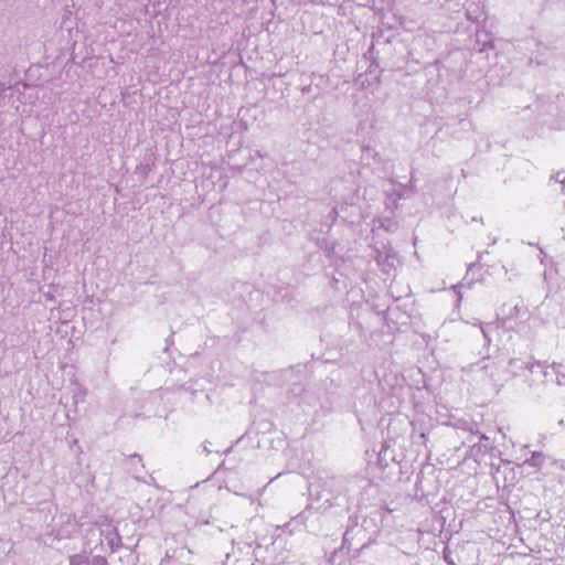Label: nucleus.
Instances as JSON below:
<instances>
[{"instance_id": "f257e3e1", "label": "nucleus", "mask_w": 565, "mask_h": 565, "mask_svg": "<svg viewBox=\"0 0 565 565\" xmlns=\"http://www.w3.org/2000/svg\"><path fill=\"white\" fill-rule=\"evenodd\" d=\"M511 366H515V372H513L514 375H519V370L527 369L532 374L540 373L543 376H547L550 372L541 364V363H530L526 364L520 360H512L510 361Z\"/></svg>"}, {"instance_id": "f03ea898", "label": "nucleus", "mask_w": 565, "mask_h": 565, "mask_svg": "<svg viewBox=\"0 0 565 565\" xmlns=\"http://www.w3.org/2000/svg\"><path fill=\"white\" fill-rule=\"evenodd\" d=\"M523 465H527L531 467H540L542 465V455L539 452H534L530 459L524 461Z\"/></svg>"}, {"instance_id": "7ed1b4c3", "label": "nucleus", "mask_w": 565, "mask_h": 565, "mask_svg": "<svg viewBox=\"0 0 565 565\" xmlns=\"http://www.w3.org/2000/svg\"><path fill=\"white\" fill-rule=\"evenodd\" d=\"M553 371H554V373L556 375V383L558 385H565V372L561 371L558 369L555 370L554 367H553Z\"/></svg>"}, {"instance_id": "20e7f679", "label": "nucleus", "mask_w": 565, "mask_h": 565, "mask_svg": "<svg viewBox=\"0 0 565 565\" xmlns=\"http://www.w3.org/2000/svg\"><path fill=\"white\" fill-rule=\"evenodd\" d=\"M70 563L71 565H81L82 558L79 556H72Z\"/></svg>"}]
</instances>
